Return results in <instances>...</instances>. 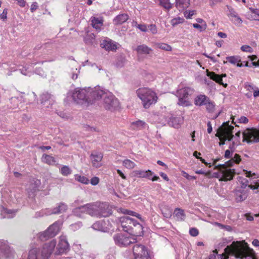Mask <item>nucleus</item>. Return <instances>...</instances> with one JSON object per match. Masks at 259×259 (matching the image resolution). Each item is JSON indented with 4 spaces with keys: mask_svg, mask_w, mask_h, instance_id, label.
Instances as JSON below:
<instances>
[{
    "mask_svg": "<svg viewBox=\"0 0 259 259\" xmlns=\"http://www.w3.org/2000/svg\"><path fill=\"white\" fill-rule=\"evenodd\" d=\"M234 127L229 125V122L224 123L223 125L219 129V131L215 136L219 137L220 142V145H224L227 141H230L233 140L232 144L230 145L229 148L231 149L226 150L225 152V157L227 158L231 157L228 161L225 164L217 165V162L219 159H214L212 163L214 166V169L219 170L218 172L215 173L216 177L222 181H228L233 179L235 174L234 169L231 168V166L234 164H238L241 161L240 156L235 154L233 156H232L233 149L236 145L238 144V141L233 140V135H232Z\"/></svg>",
    "mask_w": 259,
    "mask_h": 259,
    "instance_id": "1",
    "label": "nucleus"
},
{
    "mask_svg": "<svg viewBox=\"0 0 259 259\" xmlns=\"http://www.w3.org/2000/svg\"><path fill=\"white\" fill-rule=\"evenodd\" d=\"M224 253L219 254L218 252H213L209 259H227L229 255L239 259H256L253 250L244 241H233L225 248Z\"/></svg>",
    "mask_w": 259,
    "mask_h": 259,
    "instance_id": "2",
    "label": "nucleus"
},
{
    "mask_svg": "<svg viewBox=\"0 0 259 259\" xmlns=\"http://www.w3.org/2000/svg\"><path fill=\"white\" fill-rule=\"evenodd\" d=\"M94 97V102L101 99L105 108L108 110H115L119 107L118 100L110 92L101 89L100 87L94 88L91 91Z\"/></svg>",
    "mask_w": 259,
    "mask_h": 259,
    "instance_id": "3",
    "label": "nucleus"
},
{
    "mask_svg": "<svg viewBox=\"0 0 259 259\" xmlns=\"http://www.w3.org/2000/svg\"><path fill=\"white\" fill-rule=\"evenodd\" d=\"M94 90V88H76L69 91L67 94V97H71L72 101L78 104H82L84 102L89 103L94 102V97L91 91Z\"/></svg>",
    "mask_w": 259,
    "mask_h": 259,
    "instance_id": "4",
    "label": "nucleus"
},
{
    "mask_svg": "<svg viewBox=\"0 0 259 259\" xmlns=\"http://www.w3.org/2000/svg\"><path fill=\"white\" fill-rule=\"evenodd\" d=\"M56 245V241L53 239L44 244L41 249L36 247L31 248L29 250L28 259H48Z\"/></svg>",
    "mask_w": 259,
    "mask_h": 259,
    "instance_id": "5",
    "label": "nucleus"
},
{
    "mask_svg": "<svg viewBox=\"0 0 259 259\" xmlns=\"http://www.w3.org/2000/svg\"><path fill=\"white\" fill-rule=\"evenodd\" d=\"M123 230L134 236H139L143 234L142 226L136 220L129 217H122L119 219Z\"/></svg>",
    "mask_w": 259,
    "mask_h": 259,
    "instance_id": "6",
    "label": "nucleus"
},
{
    "mask_svg": "<svg viewBox=\"0 0 259 259\" xmlns=\"http://www.w3.org/2000/svg\"><path fill=\"white\" fill-rule=\"evenodd\" d=\"M138 97L142 101L144 108L148 109L152 105L155 104L158 100V97L155 92L149 88H140L137 91Z\"/></svg>",
    "mask_w": 259,
    "mask_h": 259,
    "instance_id": "7",
    "label": "nucleus"
},
{
    "mask_svg": "<svg viewBox=\"0 0 259 259\" xmlns=\"http://www.w3.org/2000/svg\"><path fill=\"white\" fill-rule=\"evenodd\" d=\"M194 92L193 88L186 87L178 89L175 95L178 98V104L183 107L189 106L191 105L189 96H191Z\"/></svg>",
    "mask_w": 259,
    "mask_h": 259,
    "instance_id": "8",
    "label": "nucleus"
},
{
    "mask_svg": "<svg viewBox=\"0 0 259 259\" xmlns=\"http://www.w3.org/2000/svg\"><path fill=\"white\" fill-rule=\"evenodd\" d=\"M136 236L131 234L119 233L114 235L115 243L119 246H126L137 242Z\"/></svg>",
    "mask_w": 259,
    "mask_h": 259,
    "instance_id": "9",
    "label": "nucleus"
},
{
    "mask_svg": "<svg viewBox=\"0 0 259 259\" xmlns=\"http://www.w3.org/2000/svg\"><path fill=\"white\" fill-rule=\"evenodd\" d=\"M243 141L247 143H257L259 142V129L248 128L242 133Z\"/></svg>",
    "mask_w": 259,
    "mask_h": 259,
    "instance_id": "10",
    "label": "nucleus"
},
{
    "mask_svg": "<svg viewBox=\"0 0 259 259\" xmlns=\"http://www.w3.org/2000/svg\"><path fill=\"white\" fill-rule=\"evenodd\" d=\"M134 259H149L150 256L147 249L142 244H136L133 248Z\"/></svg>",
    "mask_w": 259,
    "mask_h": 259,
    "instance_id": "11",
    "label": "nucleus"
},
{
    "mask_svg": "<svg viewBox=\"0 0 259 259\" xmlns=\"http://www.w3.org/2000/svg\"><path fill=\"white\" fill-rule=\"evenodd\" d=\"M111 214V206L107 203L99 202L97 218L108 217Z\"/></svg>",
    "mask_w": 259,
    "mask_h": 259,
    "instance_id": "12",
    "label": "nucleus"
},
{
    "mask_svg": "<svg viewBox=\"0 0 259 259\" xmlns=\"http://www.w3.org/2000/svg\"><path fill=\"white\" fill-rule=\"evenodd\" d=\"M68 209V206L64 202H60L53 208H48L46 210V215L60 214L66 212Z\"/></svg>",
    "mask_w": 259,
    "mask_h": 259,
    "instance_id": "13",
    "label": "nucleus"
},
{
    "mask_svg": "<svg viewBox=\"0 0 259 259\" xmlns=\"http://www.w3.org/2000/svg\"><path fill=\"white\" fill-rule=\"evenodd\" d=\"M13 253L12 249L9 246L8 242L0 240V257L9 258Z\"/></svg>",
    "mask_w": 259,
    "mask_h": 259,
    "instance_id": "14",
    "label": "nucleus"
},
{
    "mask_svg": "<svg viewBox=\"0 0 259 259\" xmlns=\"http://www.w3.org/2000/svg\"><path fill=\"white\" fill-rule=\"evenodd\" d=\"M70 65L71 67L68 71V74L73 80H75L80 73V67L75 60L71 61Z\"/></svg>",
    "mask_w": 259,
    "mask_h": 259,
    "instance_id": "15",
    "label": "nucleus"
},
{
    "mask_svg": "<svg viewBox=\"0 0 259 259\" xmlns=\"http://www.w3.org/2000/svg\"><path fill=\"white\" fill-rule=\"evenodd\" d=\"M103 154L99 152H93L90 155V159L93 166L98 168L102 165Z\"/></svg>",
    "mask_w": 259,
    "mask_h": 259,
    "instance_id": "16",
    "label": "nucleus"
},
{
    "mask_svg": "<svg viewBox=\"0 0 259 259\" xmlns=\"http://www.w3.org/2000/svg\"><path fill=\"white\" fill-rule=\"evenodd\" d=\"M99 207V202L89 203L85 205L86 213L92 217H97L98 208Z\"/></svg>",
    "mask_w": 259,
    "mask_h": 259,
    "instance_id": "17",
    "label": "nucleus"
},
{
    "mask_svg": "<svg viewBox=\"0 0 259 259\" xmlns=\"http://www.w3.org/2000/svg\"><path fill=\"white\" fill-rule=\"evenodd\" d=\"M207 76L209 77L213 81H215L217 83L222 85L224 87L226 88L227 86V83H224L223 82L222 78L223 77H226V74H222L221 75L217 74L214 72H209L208 70H207Z\"/></svg>",
    "mask_w": 259,
    "mask_h": 259,
    "instance_id": "18",
    "label": "nucleus"
},
{
    "mask_svg": "<svg viewBox=\"0 0 259 259\" xmlns=\"http://www.w3.org/2000/svg\"><path fill=\"white\" fill-rule=\"evenodd\" d=\"M138 58H140L142 55H149L152 52L151 48L148 47L145 44L140 45L137 46L136 49Z\"/></svg>",
    "mask_w": 259,
    "mask_h": 259,
    "instance_id": "19",
    "label": "nucleus"
},
{
    "mask_svg": "<svg viewBox=\"0 0 259 259\" xmlns=\"http://www.w3.org/2000/svg\"><path fill=\"white\" fill-rule=\"evenodd\" d=\"M248 196V192L244 189L238 188L235 192V199L237 202H241L246 199Z\"/></svg>",
    "mask_w": 259,
    "mask_h": 259,
    "instance_id": "20",
    "label": "nucleus"
},
{
    "mask_svg": "<svg viewBox=\"0 0 259 259\" xmlns=\"http://www.w3.org/2000/svg\"><path fill=\"white\" fill-rule=\"evenodd\" d=\"M91 25L98 31L101 30V28L103 25V19L102 17H92L90 19Z\"/></svg>",
    "mask_w": 259,
    "mask_h": 259,
    "instance_id": "21",
    "label": "nucleus"
},
{
    "mask_svg": "<svg viewBox=\"0 0 259 259\" xmlns=\"http://www.w3.org/2000/svg\"><path fill=\"white\" fill-rule=\"evenodd\" d=\"M61 223L59 222H56L51 225L47 230L49 233V235L53 237L56 236L60 230Z\"/></svg>",
    "mask_w": 259,
    "mask_h": 259,
    "instance_id": "22",
    "label": "nucleus"
},
{
    "mask_svg": "<svg viewBox=\"0 0 259 259\" xmlns=\"http://www.w3.org/2000/svg\"><path fill=\"white\" fill-rule=\"evenodd\" d=\"M101 45L107 51H114L117 49V44L111 39L104 40Z\"/></svg>",
    "mask_w": 259,
    "mask_h": 259,
    "instance_id": "23",
    "label": "nucleus"
},
{
    "mask_svg": "<svg viewBox=\"0 0 259 259\" xmlns=\"http://www.w3.org/2000/svg\"><path fill=\"white\" fill-rule=\"evenodd\" d=\"M69 244L66 240V237L65 236L61 237L57 246L59 253H63L67 250Z\"/></svg>",
    "mask_w": 259,
    "mask_h": 259,
    "instance_id": "24",
    "label": "nucleus"
},
{
    "mask_svg": "<svg viewBox=\"0 0 259 259\" xmlns=\"http://www.w3.org/2000/svg\"><path fill=\"white\" fill-rule=\"evenodd\" d=\"M41 103L43 105H46V107H49L50 105H52L54 101L52 96L48 93L42 94L40 96Z\"/></svg>",
    "mask_w": 259,
    "mask_h": 259,
    "instance_id": "25",
    "label": "nucleus"
},
{
    "mask_svg": "<svg viewBox=\"0 0 259 259\" xmlns=\"http://www.w3.org/2000/svg\"><path fill=\"white\" fill-rule=\"evenodd\" d=\"M147 127V123L143 120H138L131 123L130 128L132 130H142Z\"/></svg>",
    "mask_w": 259,
    "mask_h": 259,
    "instance_id": "26",
    "label": "nucleus"
},
{
    "mask_svg": "<svg viewBox=\"0 0 259 259\" xmlns=\"http://www.w3.org/2000/svg\"><path fill=\"white\" fill-rule=\"evenodd\" d=\"M190 5V0H176V7L180 11L186 10Z\"/></svg>",
    "mask_w": 259,
    "mask_h": 259,
    "instance_id": "27",
    "label": "nucleus"
},
{
    "mask_svg": "<svg viewBox=\"0 0 259 259\" xmlns=\"http://www.w3.org/2000/svg\"><path fill=\"white\" fill-rule=\"evenodd\" d=\"M209 98L204 95H199L197 96L194 100V104L196 106H201L208 102Z\"/></svg>",
    "mask_w": 259,
    "mask_h": 259,
    "instance_id": "28",
    "label": "nucleus"
},
{
    "mask_svg": "<svg viewBox=\"0 0 259 259\" xmlns=\"http://www.w3.org/2000/svg\"><path fill=\"white\" fill-rule=\"evenodd\" d=\"M17 211L15 210L9 209L7 208L3 207L1 210V215L4 218H13L16 213Z\"/></svg>",
    "mask_w": 259,
    "mask_h": 259,
    "instance_id": "29",
    "label": "nucleus"
},
{
    "mask_svg": "<svg viewBox=\"0 0 259 259\" xmlns=\"http://www.w3.org/2000/svg\"><path fill=\"white\" fill-rule=\"evenodd\" d=\"M135 173L136 175L138 176L139 177L142 178H148L150 179V177L153 176V172L150 170H137L135 171Z\"/></svg>",
    "mask_w": 259,
    "mask_h": 259,
    "instance_id": "30",
    "label": "nucleus"
},
{
    "mask_svg": "<svg viewBox=\"0 0 259 259\" xmlns=\"http://www.w3.org/2000/svg\"><path fill=\"white\" fill-rule=\"evenodd\" d=\"M128 19V16L126 14H121L113 19V23L115 25L121 24L126 22Z\"/></svg>",
    "mask_w": 259,
    "mask_h": 259,
    "instance_id": "31",
    "label": "nucleus"
},
{
    "mask_svg": "<svg viewBox=\"0 0 259 259\" xmlns=\"http://www.w3.org/2000/svg\"><path fill=\"white\" fill-rule=\"evenodd\" d=\"M174 215L176 218V220L179 221H184L186 217L184 210L180 208L175 209Z\"/></svg>",
    "mask_w": 259,
    "mask_h": 259,
    "instance_id": "32",
    "label": "nucleus"
},
{
    "mask_svg": "<svg viewBox=\"0 0 259 259\" xmlns=\"http://www.w3.org/2000/svg\"><path fill=\"white\" fill-rule=\"evenodd\" d=\"M41 160L44 163H47L49 165H54L56 162L54 157L46 154L42 155Z\"/></svg>",
    "mask_w": 259,
    "mask_h": 259,
    "instance_id": "33",
    "label": "nucleus"
},
{
    "mask_svg": "<svg viewBox=\"0 0 259 259\" xmlns=\"http://www.w3.org/2000/svg\"><path fill=\"white\" fill-rule=\"evenodd\" d=\"M169 125L175 128H179L181 124V119L179 117H171L168 121Z\"/></svg>",
    "mask_w": 259,
    "mask_h": 259,
    "instance_id": "34",
    "label": "nucleus"
},
{
    "mask_svg": "<svg viewBox=\"0 0 259 259\" xmlns=\"http://www.w3.org/2000/svg\"><path fill=\"white\" fill-rule=\"evenodd\" d=\"M73 213L77 217L81 218L84 213H86L85 205L76 207L73 210Z\"/></svg>",
    "mask_w": 259,
    "mask_h": 259,
    "instance_id": "35",
    "label": "nucleus"
},
{
    "mask_svg": "<svg viewBox=\"0 0 259 259\" xmlns=\"http://www.w3.org/2000/svg\"><path fill=\"white\" fill-rule=\"evenodd\" d=\"M155 46L157 49H160L166 51H170L172 50L171 46L165 43H156Z\"/></svg>",
    "mask_w": 259,
    "mask_h": 259,
    "instance_id": "36",
    "label": "nucleus"
},
{
    "mask_svg": "<svg viewBox=\"0 0 259 259\" xmlns=\"http://www.w3.org/2000/svg\"><path fill=\"white\" fill-rule=\"evenodd\" d=\"M17 194H16V192L14 190H10V193L9 195L8 200L10 201H12L13 203H16L17 202H19V197L17 196Z\"/></svg>",
    "mask_w": 259,
    "mask_h": 259,
    "instance_id": "37",
    "label": "nucleus"
},
{
    "mask_svg": "<svg viewBox=\"0 0 259 259\" xmlns=\"http://www.w3.org/2000/svg\"><path fill=\"white\" fill-rule=\"evenodd\" d=\"M74 178L76 181L83 184H88L90 182L89 179L84 176L77 174L74 175Z\"/></svg>",
    "mask_w": 259,
    "mask_h": 259,
    "instance_id": "38",
    "label": "nucleus"
},
{
    "mask_svg": "<svg viewBox=\"0 0 259 259\" xmlns=\"http://www.w3.org/2000/svg\"><path fill=\"white\" fill-rule=\"evenodd\" d=\"M51 236L49 235V233L47 230L39 233L37 235V238L41 241L47 240L49 238H51Z\"/></svg>",
    "mask_w": 259,
    "mask_h": 259,
    "instance_id": "39",
    "label": "nucleus"
},
{
    "mask_svg": "<svg viewBox=\"0 0 259 259\" xmlns=\"http://www.w3.org/2000/svg\"><path fill=\"white\" fill-rule=\"evenodd\" d=\"M122 164L125 168L130 169L134 168L136 165L134 162L127 159L122 161Z\"/></svg>",
    "mask_w": 259,
    "mask_h": 259,
    "instance_id": "40",
    "label": "nucleus"
},
{
    "mask_svg": "<svg viewBox=\"0 0 259 259\" xmlns=\"http://www.w3.org/2000/svg\"><path fill=\"white\" fill-rule=\"evenodd\" d=\"M21 73L26 76H30L32 74L31 65H26L22 69H20Z\"/></svg>",
    "mask_w": 259,
    "mask_h": 259,
    "instance_id": "41",
    "label": "nucleus"
},
{
    "mask_svg": "<svg viewBox=\"0 0 259 259\" xmlns=\"http://www.w3.org/2000/svg\"><path fill=\"white\" fill-rule=\"evenodd\" d=\"M227 61L232 64H236L241 61L239 56H233L226 57Z\"/></svg>",
    "mask_w": 259,
    "mask_h": 259,
    "instance_id": "42",
    "label": "nucleus"
},
{
    "mask_svg": "<svg viewBox=\"0 0 259 259\" xmlns=\"http://www.w3.org/2000/svg\"><path fill=\"white\" fill-rule=\"evenodd\" d=\"M184 19L183 17H176L170 20V24L172 26H175L179 24H182L184 22Z\"/></svg>",
    "mask_w": 259,
    "mask_h": 259,
    "instance_id": "43",
    "label": "nucleus"
},
{
    "mask_svg": "<svg viewBox=\"0 0 259 259\" xmlns=\"http://www.w3.org/2000/svg\"><path fill=\"white\" fill-rule=\"evenodd\" d=\"M160 5L166 10H169L172 7V5L169 0H159Z\"/></svg>",
    "mask_w": 259,
    "mask_h": 259,
    "instance_id": "44",
    "label": "nucleus"
},
{
    "mask_svg": "<svg viewBox=\"0 0 259 259\" xmlns=\"http://www.w3.org/2000/svg\"><path fill=\"white\" fill-rule=\"evenodd\" d=\"M206 106V109L207 111L209 112H213L215 109V104L214 102L211 101L209 99L208 100V102L205 104Z\"/></svg>",
    "mask_w": 259,
    "mask_h": 259,
    "instance_id": "45",
    "label": "nucleus"
},
{
    "mask_svg": "<svg viewBox=\"0 0 259 259\" xmlns=\"http://www.w3.org/2000/svg\"><path fill=\"white\" fill-rule=\"evenodd\" d=\"M133 26L140 30L141 31L146 32L148 31V25L145 24H138L136 22H134Z\"/></svg>",
    "mask_w": 259,
    "mask_h": 259,
    "instance_id": "46",
    "label": "nucleus"
},
{
    "mask_svg": "<svg viewBox=\"0 0 259 259\" xmlns=\"http://www.w3.org/2000/svg\"><path fill=\"white\" fill-rule=\"evenodd\" d=\"M71 169L68 166L64 165L60 169V172L64 176H67L71 174Z\"/></svg>",
    "mask_w": 259,
    "mask_h": 259,
    "instance_id": "47",
    "label": "nucleus"
},
{
    "mask_svg": "<svg viewBox=\"0 0 259 259\" xmlns=\"http://www.w3.org/2000/svg\"><path fill=\"white\" fill-rule=\"evenodd\" d=\"M250 10L253 15L251 18L252 20H259V10L257 9H250Z\"/></svg>",
    "mask_w": 259,
    "mask_h": 259,
    "instance_id": "48",
    "label": "nucleus"
},
{
    "mask_svg": "<svg viewBox=\"0 0 259 259\" xmlns=\"http://www.w3.org/2000/svg\"><path fill=\"white\" fill-rule=\"evenodd\" d=\"M240 50L244 52L251 53L253 52V49L248 45H243L241 47Z\"/></svg>",
    "mask_w": 259,
    "mask_h": 259,
    "instance_id": "49",
    "label": "nucleus"
},
{
    "mask_svg": "<svg viewBox=\"0 0 259 259\" xmlns=\"http://www.w3.org/2000/svg\"><path fill=\"white\" fill-rule=\"evenodd\" d=\"M227 7L228 9V16L232 18H233L234 16H235V15L237 14V13L236 12L234 9L229 6H227Z\"/></svg>",
    "mask_w": 259,
    "mask_h": 259,
    "instance_id": "50",
    "label": "nucleus"
},
{
    "mask_svg": "<svg viewBox=\"0 0 259 259\" xmlns=\"http://www.w3.org/2000/svg\"><path fill=\"white\" fill-rule=\"evenodd\" d=\"M201 153L199 152H198L197 151H195L193 153V155L196 157L197 158L199 159L202 163H204L206 165H208L209 167H211L212 165L210 163H207L206 162L204 159H203L201 157H199L198 155H200Z\"/></svg>",
    "mask_w": 259,
    "mask_h": 259,
    "instance_id": "51",
    "label": "nucleus"
},
{
    "mask_svg": "<svg viewBox=\"0 0 259 259\" xmlns=\"http://www.w3.org/2000/svg\"><path fill=\"white\" fill-rule=\"evenodd\" d=\"M148 30L152 34H155L157 33V27L155 24H151L148 25Z\"/></svg>",
    "mask_w": 259,
    "mask_h": 259,
    "instance_id": "52",
    "label": "nucleus"
},
{
    "mask_svg": "<svg viewBox=\"0 0 259 259\" xmlns=\"http://www.w3.org/2000/svg\"><path fill=\"white\" fill-rule=\"evenodd\" d=\"M193 26L196 29H198L200 30V31H205L207 27L206 24H204L203 25H200L198 23H194L193 24Z\"/></svg>",
    "mask_w": 259,
    "mask_h": 259,
    "instance_id": "53",
    "label": "nucleus"
},
{
    "mask_svg": "<svg viewBox=\"0 0 259 259\" xmlns=\"http://www.w3.org/2000/svg\"><path fill=\"white\" fill-rule=\"evenodd\" d=\"M123 213L124 214H127L130 215L135 216L137 218H139V219H141L140 215L133 211L127 210V209H125L123 211Z\"/></svg>",
    "mask_w": 259,
    "mask_h": 259,
    "instance_id": "54",
    "label": "nucleus"
},
{
    "mask_svg": "<svg viewBox=\"0 0 259 259\" xmlns=\"http://www.w3.org/2000/svg\"><path fill=\"white\" fill-rule=\"evenodd\" d=\"M82 226V223L80 222H77L75 224H72L70 226V229L73 231H76L79 228H80Z\"/></svg>",
    "mask_w": 259,
    "mask_h": 259,
    "instance_id": "55",
    "label": "nucleus"
},
{
    "mask_svg": "<svg viewBox=\"0 0 259 259\" xmlns=\"http://www.w3.org/2000/svg\"><path fill=\"white\" fill-rule=\"evenodd\" d=\"M244 87L246 89V90L249 91V92H253L256 88V87L253 85L252 84H250L249 83H246L245 84Z\"/></svg>",
    "mask_w": 259,
    "mask_h": 259,
    "instance_id": "56",
    "label": "nucleus"
},
{
    "mask_svg": "<svg viewBox=\"0 0 259 259\" xmlns=\"http://www.w3.org/2000/svg\"><path fill=\"white\" fill-rule=\"evenodd\" d=\"M182 175L184 177L189 180H195L196 179V177L190 176L185 171H182Z\"/></svg>",
    "mask_w": 259,
    "mask_h": 259,
    "instance_id": "57",
    "label": "nucleus"
},
{
    "mask_svg": "<svg viewBox=\"0 0 259 259\" xmlns=\"http://www.w3.org/2000/svg\"><path fill=\"white\" fill-rule=\"evenodd\" d=\"M234 18L232 21H234V23L236 25L241 24L242 23V19L238 16L237 14L235 15V16L233 17Z\"/></svg>",
    "mask_w": 259,
    "mask_h": 259,
    "instance_id": "58",
    "label": "nucleus"
},
{
    "mask_svg": "<svg viewBox=\"0 0 259 259\" xmlns=\"http://www.w3.org/2000/svg\"><path fill=\"white\" fill-rule=\"evenodd\" d=\"M189 233L192 236H197L199 234L198 229L195 228H190L189 230Z\"/></svg>",
    "mask_w": 259,
    "mask_h": 259,
    "instance_id": "59",
    "label": "nucleus"
},
{
    "mask_svg": "<svg viewBox=\"0 0 259 259\" xmlns=\"http://www.w3.org/2000/svg\"><path fill=\"white\" fill-rule=\"evenodd\" d=\"M195 14V11L191 10L189 11H186L185 12L184 15L185 17L187 19H190L193 15Z\"/></svg>",
    "mask_w": 259,
    "mask_h": 259,
    "instance_id": "60",
    "label": "nucleus"
},
{
    "mask_svg": "<svg viewBox=\"0 0 259 259\" xmlns=\"http://www.w3.org/2000/svg\"><path fill=\"white\" fill-rule=\"evenodd\" d=\"M8 10L7 9H5L3 13L0 15V18L3 21L6 20L7 19Z\"/></svg>",
    "mask_w": 259,
    "mask_h": 259,
    "instance_id": "61",
    "label": "nucleus"
},
{
    "mask_svg": "<svg viewBox=\"0 0 259 259\" xmlns=\"http://www.w3.org/2000/svg\"><path fill=\"white\" fill-rule=\"evenodd\" d=\"M99 182V178L97 177H94L91 180V184L92 185H97Z\"/></svg>",
    "mask_w": 259,
    "mask_h": 259,
    "instance_id": "62",
    "label": "nucleus"
},
{
    "mask_svg": "<svg viewBox=\"0 0 259 259\" xmlns=\"http://www.w3.org/2000/svg\"><path fill=\"white\" fill-rule=\"evenodd\" d=\"M38 4L36 2H33L30 7V11L31 12H34L38 8Z\"/></svg>",
    "mask_w": 259,
    "mask_h": 259,
    "instance_id": "63",
    "label": "nucleus"
},
{
    "mask_svg": "<svg viewBox=\"0 0 259 259\" xmlns=\"http://www.w3.org/2000/svg\"><path fill=\"white\" fill-rule=\"evenodd\" d=\"M239 122L241 123H246L248 122V119L245 116H241L239 119Z\"/></svg>",
    "mask_w": 259,
    "mask_h": 259,
    "instance_id": "64",
    "label": "nucleus"
}]
</instances>
